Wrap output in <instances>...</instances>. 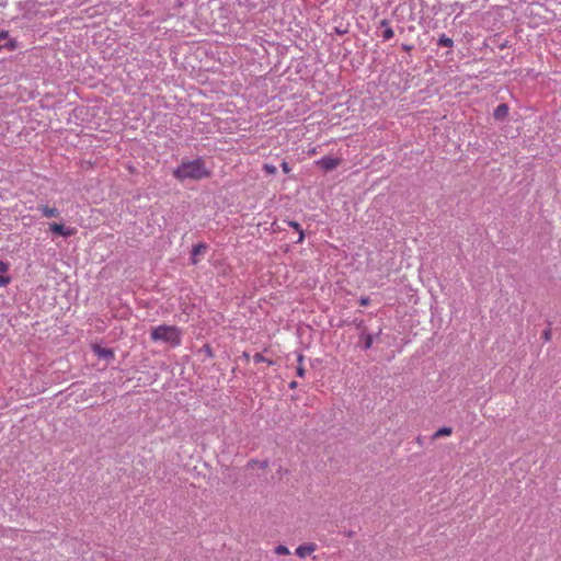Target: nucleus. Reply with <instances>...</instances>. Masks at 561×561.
Returning <instances> with one entry per match:
<instances>
[{"label":"nucleus","mask_w":561,"mask_h":561,"mask_svg":"<svg viewBox=\"0 0 561 561\" xmlns=\"http://www.w3.org/2000/svg\"><path fill=\"white\" fill-rule=\"evenodd\" d=\"M508 106L507 104H500L495 107L494 112H493V116L495 119L497 121H503L504 118H506V116L508 115Z\"/></svg>","instance_id":"7"},{"label":"nucleus","mask_w":561,"mask_h":561,"mask_svg":"<svg viewBox=\"0 0 561 561\" xmlns=\"http://www.w3.org/2000/svg\"><path fill=\"white\" fill-rule=\"evenodd\" d=\"M38 209L46 218H56L59 216V210L56 207L41 206Z\"/></svg>","instance_id":"8"},{"label":"nucleus","mask_w":561,"mask_h":561,"mask_svg":"<svg viewBox=\"0 0 561 561\" xmlns=\"http://www.w3.org/2000/svg\"><path fill=\"white\" fill-rule=\"evenodd\" d=\"M10 264L4 261H0V275L5 274L9 271Z\"/></svg>","instance_id":"17"},{"label":"nucleus","mask_w":561,"mask_h":561,"mask_svg":"<svg viewBox=\"0 0 561 561\" xmlns=\"http://www.w3.org/2000/svg\"><path fill=\"white\" fill-rule=\"evenodd\" d=\"M173 176L181 182L185 180L201 181L210 178L211 171L206 167L202 158H197L194 160H183L173 170Z\"/></svg>","instance_id":"1"},{"label":"nucleus","mask_w":561,"mask_h":561,"mask_svg":"<svg viewBox=\"0 0 561 561\" xmlns=\"http://www.w3.org/2000/svg\"><path fill=\"white\" fill-rule=\"evenodd\" d=\"M11 277L5 274L0 275V287H5L11 283Z\"/></svg>","instance_id":"13"},{"label":"nucleus","mask_w":561,"mask_h":561,"mask_svg":"<svg viewBox=\"0 0 561 561\" xmlns=\"http://www.w3.org/2000/svg\"><path fill=\"white\" fill-rule=\"evenodd\" d=\"M50 231L62 237H70L76 233L75 228L65 227L62 224L53 222L49 225Z\"/></svg>","instance_id":"4"},{"label":"nucleus","mask_w":561,"mask_h":561,"mask_svg":"<svg viewBox=\"0 0 561 561\" xmlns=\"http://www.w3.org/2000/svg\"><path fill=\"white\" fill-rule=\"evenodd\" d=\"M317 546L314 543L300 545L296 549V554L299 558H306L316 550Z\"/></svg>","instance_id":"6"},{"label":"nucleus","mask_w":561,"mask_h":561,"mask_svg":"<svg viewBox=\"0 0 561 561\" xmlns=\"http://www.w3.org/2000/svg\"><path fill=\"white\" fill-rule=\"evenodd\" d=\"M7 38H8V33L7 32H0V42H3Z\"/></svg>","instance_id":"23"},{"label":"nucleus","mask_w":561,"mask_h":561,"mask_svg":"<svg viewBox=\"0 0 561 561\" xmlns=\"http://www.w3.org/2000/svg\"><path fill=\"white\" fill-rule=\"evenodd\" d=\"M243 355L250 359V354L249 353H243ZM251 359L254 362V363H261V362H267L268 364H272V360H267L263 357L262 353H259V352H255L253 353Z\"/></svg>","instance_id":"10"},{"label":"nucleus","mask_w":561,"mask_h":561,"mask_svg":"<svg viewBox=\"0 0 561 561\" xmlns=\"http://www.w3.org/2000/svg\"><path fill=\"white\" fill-rule=\"evenodd\" d=\"M100 355V357H103L105 359L107 358H113V355L114 353H110V352H106V353H98Z\"/></svg>","instance_id":"21"},{"label":"nucleus","mask_w":561,"mask_h":561,"mask_svg":"<svg viewBox=\"0 0 561 561\" xmlns=\"http://www.w3.org/2000/svg\"><path fill=\"white\" fill-rule=\"evenodd\" d=\"M206 250H207V244H205V243H198L193 247L192 255H191V262L193 265H196L198 263L197 256L205 253Z\"/></svg>","instance_id":"5"},{"label":"nucleus","mask_w":561,"mask_h":561,"mask_svg":"<svg viewBox=\"0 0 561 561\" xmlns=\"http://www.w3.org/2000/svg\"><path fill=\"white\" fill-rule=\"evenodd\" d=\"M93 351H96V352H100V351H104L103 348H100V347H94Z\"/></svg>","instance_id":"25"},{"label":"nucleus","mask_w":561,"mask_h":561,"mask_svg":"<svg viewBox=\"0 0 561 561\" xmlns=\"http://www.w3.org/2000/svg\"><path fill=\"white\" fill-rule=\"evenodd\" d=\"M302 359H304V356L301 354H299V356H298L299 366L297 368V375L300 376V377H302L304 373H305L304 368L301 367Z\"/></svg>","instance_id":"18"},{"label":"nucleus","mask_w":561,"mask_h":561,"mask_svg":"<svg viewBox=\"0 0 561 561\" xmlns=\"http://www.w3.org/2000/svg\"><path fill=\"white\" fill-rule=\"evenodd\" d=\"M288 226L294 228L299 233V238L297 240L298 243H301L305 239V232L301 229V226L297 221L289 220Z\"/></svg>","instance_id":"9"},{"label":"nucleus","mask_w":561,"mask_h":561,"mask_svg":"<svg viewBox=\"0 0 561 561\" xmlns=\"http://www.w3.org/2000/svg\"><path fill=\"white\" fill-rule=\"evenodd\" d=\"M316 153V149L313 148L312 150H310V154H314Z\"/></svg>","instance_id":"27"},{"label":"nucleus","mask_w":561,"mask_h":561,"mask_svg":"<svg viewBox=\"0 0 561 561\" xmlns=\"http://www.w3.org/2000/svg\"><path fill=\"white\" fill-rule=\"evenodd\" d=\"M393 36H394V32L391 27H388L387 30L383 31L382 37L386 41L391 39Z\"/></svg>","instance_id":"16"},{"label":"nucleus","mask_w":561,"mask_h":561,"mask_svg":"<svg viewBox=\"0 0 561 561\" xmlns=\"http://www.w3.org/2000/svg\"><path fill=\"white\" fill-rule=\"evenodd\" d=\"M454 45V42L451 38L445 36V35H442L439 38H438V46H442V47H453Z\"/></svg>","instance_id":"12"},{"label":"nucleus","mask_w":561,"mask_h":561,"mask_svg":"<svg viewBox=\"0 0 561 561\" xmlns=\"http://www.w3.org/2000/svg\"><path fill=\"white\" fill-rule=\"evenodd\" d=\"M316 164L324 171H331L341 164V160L339 158L323 157L316 161Z\"/></svg>","instance_id":"3"},{"label":"nucleus","mask_w":561,"mask_h":561,"mask_svg":"<svg viewBox=\"0 0 561 561\" xmlns=\"http://www.w3.org/2000/svg\"><path fill=\"white\" fill-rule=\"evenodd\" d=\"M282 170L285 172V173H289L290 172V167L288 165V163L286 161H283L282 164Z\"/></svg>","instance_id":"20"},{"label":"nucleus","mask_w":561,"mask_h":561,"mask_svg":"<svg viewBox=\"0 0 561 561\" xmlns=\"http://www.w3.org/2000/svg\"><path fill=\"white\" fill-rule=\"evenodd\" d=\"M276 554L285 556L289 553V549L286 546L279 545L275 549Z\"/></svg>","instance_id":"15"},{"label":"nucleus","mask_w":561,"mask_h":561,"mask_svg":"<svg viewBox=\"0 0 561 561\" xmlns=\"http://www.w3.org/2000/svg\"><path fill=\"white\" fill-rule=\"evenodd\" d=\"M263 169L264 171L267 173V174H275L277 172V169L274 164H270V163H265L263 165Z\"/></svg>","instance_id":"14"},{"label":"nucleus","mask_w":561,"mask_h":561,"mask_svg":"<svg viewBox=\"0 0 561 561\" xmlns=\"http://www.w3.org/2000/svg\"><path fill=\"white\" fill-rule=\"evenodd\" d=\"M2 46L9 49H14L16 47V43L12 39H9L8 42H4Z\"/></svg>","instance_id":"19"},{"label":"nucleus","mask_w":561,"mask_h":561,"mask_svg":"<svg viewBox=\"0 0 561 561\" xmlns=\"http://www.w3.org/2000/svg\"><path fill=\"white\" fill-rule=\"evenodd\" d=\"M451 432H453L451 427H447V426L440 427L439 430H437L434 433L433 438L436 439V438H439L443 436H449L451 434Z\"/></svg>","instance_id":"11"},{"label":"nucleus","mask_w":561,"mask_h":561,"mask_svg":"<svg viewBox=\"0 0 561 561\" xmlns=\"http://www.w3.org/2000/svg\"><path fill=\"white\" fill-rule=\"evenodd\" d=\"M150 339L174 348L181 344L182 331L175 325L161 324L151 329Z\"/></svg>","instance_id":"2"},{"label":"nucleus","mask_w":561,"mask_h":561,"mask_svg":"<svg viewBox=\"0 0 561 561\" xmlns=\"http://www.w3.org/2000/svg\"><path fill=\"white\" fill-rule=\"evenodd\" d=\"M360 306H367L369 304V298L363 297L359 300Z\"/></svg>","instance_id":"22"},{"label":"nucleus","mask_w":561,"mask_h":561,"mask_svg":"<svg viewBox=\"0 0 561 561\" xmlns=\"http://www.w3.org/2000/svg\"><path fill=\"white\" fill-rule=\"evenodd\" d=\"M366 346L370 347V339L367 340Z\"/></svg>","instance_id":"24"},{"label":"nucleus","mask_w":561,"mask_h":561,"mask_svg":"<svg viewBox=\"0 0 561 561\" xmlns=\"http://www.w3.org/2000/svg\"><path fill=\"white\" fill-rule=\"evenodd\" d=\"M290 387H291V388L296 387V381H293V382L290 383Z\"/></svg>","instance_id":"26"}]
</instances>
